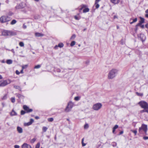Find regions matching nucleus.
<instances>
[{
    "instance_id": "nucleus-1",
    "label": "nucleus",
    "mask_w": 148,
    "mask_h": 148,
    "mask_svg": "<svg viewBox=\"0 0 148 148\" xmlns=\"http://www.w3.org/2000/svg\"><path fill=\"white\" fill-rule=\"evenodd\" d=\"M117 70L113 69L110 71L108 74V78L109 79H112L115 77L117 73Z\"/></svg>"
},
{
    "instance_id": "nucleus-2",
    "label": "nucleus",
    "mask_w": 148,
    "mask_h": 148,
    "mask_svg": "<svg viewBox=\"0 0 148 148\" xmlns=\"http://www.w3.org/2000/svg\"><path fill=\"white\" fill-rule=\"evenodd\" d=\"M10 20V17L7 16L3 15L0 18V22L2 23L7 22Z\"/></svg>"
},
{
    "instance_id": "nucleus-3",
    "label": "nucleus",
    "mask_w": 148,
    "mask_h": 148,
    "mask_svg": "<svg viewBox=\"0 0 148 148\" xmlns=\"http://www.w3.org/2000/svg\"><path fill=\"white\" fill-rule=\"evenodd\" d=\"M74 105V103L71 101H69L68 103L67 106L65 109L66 112L70 111Z\"/></svg>"
},
{
    "instance_id": "nucleus-4",
    "label": "nucleus",
    "mask_w": 148,
    "mask_h": 148,
    "mask_svg": "<svg viewBox=\"0 0 148 148\" xmlns=\"http://www.w3.org/2000/svg\"><path fill=\"white\" fill-rule=\"evenodd\" d=\"M147 130V125L145 124H142L141 126L139 128V132L140 133H142V131L143 130L144 132L145 133H146Z\"/></svg>"
},
{
    "instance_id": "nucleus-5",
    "label": "nucleus",
    "mask_w": 148,
    "mask_h": 148,
    "mask_svg": "<svg viewBox=\"0 0 148 148\" xmlns=\"http://www.w3.org/2000/svg\"><path fill=\"white\" fill-rule=\"evenodd\" d=\"M11 82V81L10 79H8V80L1 81H0V87H4L10 83Z\"/></svg>"
},
{
    "instance_id": "nucleus-6",
    "label": "nucleus",
    "mask_w": 148,
    "mask_h": 148,
    "mask_svg": "<svg viewBox=\"0 0 148 148\" xmlns=\"http://www.w3.org/2000/svg\"><path fill=\"white\" fill-rule=\"evenodd\" d=\"M138 104L142 108L148 109V104L146 102L141 101L138 103Z\"/></svg>"
},
{
    "instance_id": "nucleus-7",
    "label": "nucleus",
    "mask_w": 148,
    "mask_h": 148,
    "mask_svg": "<svg viewBox=\"0 0 148 148\" xmlns=\"http://www.w3.org/2000/svg\"><path fill=\"white\" fill-rule=\"evenodd\" d=\"M102 106V104L100 103H97L93 105L92 109L95 110H98Z\"/></svg>"
},
{
    "instance_id": "nucleus-8",
    "label": "nucleus",
    "mask_w": 148,
    "mask_h": 148,
    "mask_svg": "<svg viewBox=\"0 0 148 148\" xmlns=\"http://www.w3.org/2000/svg\"><path fill=\"white\" fill-rule=\"evenodd\" d=\"M25 4V3H21L19 4H17L15 8L16 9H22L24 8Z\"/></svg>"
},
{
    "instance_id": "nucleus-9",
    "label": "nucleus",
    "mask_w": 148,
    "mask_h": 148,
    "mask_svg": "<svg viewBox=\"0 0 148 148\" xmlns=\"http://www.w3.org/2000/svg\"><path fill=\"white\" fill-rule=\"evenodd\" d=\"M7 36H15L16 34V32L12 31L7 30Z\"/></svg>"
},
{
    "instance_id": "nucleus-10",
    "label": "nucleus",
    "mask_w": 148,
    "mask_h": 148,
    "mask_svg": "<svg viewBox=\"0 0 148 148\" xmlns=\"http://www.w3.org/2000/svg\"><path fill=\"white\" fill-rule=\"evenodd\" d=\"M24 109L26 111V112L28 113L31 112L33 111V110L32 109H29V107L26 105H24L23 106Z\"/></svg>"
},
{
    "instance_id": "nucleus-11",
    "label": "nucleus",
    "mask_w": 148,
    "mask_h": 148,
    "mask_svg": "<svg viewBox=\"0 0 148 148\" xmlns=\"http://www.w3.org/2000/svg\"><path fill=\"white\" fill-rule=\"evenodd\" d=\"M30 145L26 143H24L22 145V148H31Z\"/></svg>"
},
{
    "instance_id": "nucleus-12",
    "label": "nucleus",
    "mask_w": 148,
    "mask_h": 148,
    "mask_svg": "<svg viewBox=\"0 0 148 148\" xmlns=\"http://www.w3.org/2000/svg\"><path fill=\"white\" fill-rule=\"evenodd\" d=\"M63 46L64 45L62 43H60L58 44V46L56 45L55 46L54 48L55 49H57L58 47L61 48L63 47Z\"/></svg>"
},
{
    "instance_id": "nucleus-13",
    "label": "nucleus",
    "mask_w": 148,
    "mask_h": 148,
    "mask_svg": "<svg viewBox=\"0 0 148 148\" xmlns=\"http://www.w3.org/2000/svg\"><path fill=\"white\" fill-rule=\"evenodd\" d=\"M139 37L140 38L142 42L144 41L145 39V36H144L143 34H140Z\"/></svg>"
},
{
    "instance_id": "nucleus-14",
    "label": "nucleus",
    "mask_w": 148,
    "mask_h": 148,
    "mask_svg": "<svg viewBox=\"0 0 148 148\" xmlns=\"http://www.w3.org/2000/svg\"><path fill=\"white\" fill-rule=\"evenodd\" d=\"M17 130L19 133H22L23 132V130L22 128L19 126H18L17 128Z\"/></svg>"
},
{
    "instance_id": "nucleus-15",
    "label": "nucleus",
    "mask_w": 148,
    "mask_h": 148,
    "mask_svg": "<svg viewBox=\"0 0 148 148\" xmlns=\"http://www.w3.org/2000/svg\"><path fill=\"white\" fill-rule=\"evenodd\" d=\"M44 34L39 33H36L35 36L37 37H42L44 36Z\"/></svg>"
},
{
    "instance_id": "nucleus-16",
    "label": "nucleus",
    "mask_w": 148,
    "mask_h": 148,
    "mask_svg": "<svg viewBox=\"0 0 148 148\" xmlns=\"http://www.w3.org/2000/svg\"><path fill=\"white\" fill-rule=\"evenodd\" d=\"M7 30H3L2 32V35L4 36H7Z\"/></svg>"
},
{
    "instance_id": "nucleus-17",
    "label": "nucleus",
    "mask_w": 148,
    "mask_h": 148,
    "mask_svg": "<svg viewBox=\"0 0 148 148\" xmlns=\"http://www.w3.org/2000/svg\"><path fill=\"white\" fill-rule=\"evenodd\" d=\"M119 1V0H111V2L114 4L118 3Z\"/></svg>"
},
{
    "instance_id": "nucleus-18",
    "label": "nucleus",
    "mask_w": 148,
    "mask_h": 148,
    "mask_svg": "<svg viewBox=\"0 0 148 148\" xmlns=\"http://www.w3.org/2000/svg\"><path fill=\"white\" fill-rule=\"evenodd\" d=\"M16 97H18L19 98H23V96L20 94L16 93Z\"/></svg>"
},
{
    "instance_id": "nucleus-19",
    "label": "nucleus",
    "mask_w": 148,
    "mask_h": 148,
    "mask_svg": "<svg viewBox=\"0 0 148 148\" xmlns=\"http://www.w3.org/2000/svg\"><path fill=\"white\" fill-rule=\"evenodd\" d=\"M144 112H146L148 113V109H144V110L140 111V112L141 113H142Z\"/></svg>"
},
{
    "instance_id": "nucleus-20",
    "label": "nucleus",
    "mask_w": 148,
    "mask_h": 148,
    "mask_svg": "<svg viewBox=\"0 0 148 148\" xmlns=\"http://www.w3.org/2000/svg\"><path fill=\"white\" fill-rule=\"evenodd\" d=\"M16 22L17 21L16 20L13 19L11 21L10 24L11 25H13L15 24Z\"/></svg>"
},
{
    "instance_id": "nucleus-21",
    "label": "nucleus",
    "mask_w": 148,
    "mask_h": 148,
    "mask_svg": "<svg viewBox=\"0 0 148 148\" xmlns=\"http://www.w3.org/2000/svg\"><path fill=\"white\" fill-rule=\"evenodd\" d=\"M6 62L7 64H10L12 63V61L11 60H6Z\"/></svg>"
},
{
    "instance_id": "nucleus-22",
    "label": "nucleus",
    "mask_w": 148,
    "mask_h": 148,
    "mask_svg": "<svg viewBox=\"0 0 148 148\" xmlns=\"http://www.w3.org/2000/svg\"><path fill=\"white\" fill-rule=\"evenodd\" d=\"M14 88L16 89H18L20 91H21V87L18 86H14Z\"/></svg>"
},
{
    "instance_id": "nucleus-23",
    "label": "nucleus",
    "mask_w": 148,
    "mask_h": 148,
    "mask_svg": "<svg viewBox=\"0 0 148 148\" xmlns=\"http://www.w3.org/2000/svg\"><path fill=\"white\" fill-rule=\"evenodd\" d=\"M16 115L17 114L16 112L14 110H12V112L11 113V115L13 116Z\"/></svg>"
},
{
    "instance_id": "nucleus-24",
    "label": "nucleus",
    "mask_w": 148,
    "mask_h": 148,
    "mask_svg": "<svg viewBox=\"0 0 148 148\" xmlns=\"http://www.w3.org/2000/svg\"><path fill=\"white\" fill-rule=\"evenodd\" d=\"M89 10V9L88 8H86L84 9L83 10V12L84 13H86L88 12Z\"/></svg>"
},
{
    "instance_id": "nucleus-25",
    "label": "nucleus",
    "mask_w": 148,
    "mask_h": 148,
    "mask_svg": "<svg viewBox=\"0 0 148 148\" xmlns=\"http://www.w3.org/2000/svg\"><path fill=\"white\" fill-rule=\"evenodd\" d=\"M140 21H139V22L142 24L144 22V18L141 17H140Z\"/></svg>"
},
{
    "instance_id": "nucleus-26",
    "label": "nucleus",
    "mask_w": 148,
    "mask_h": 148,
    "mask_svg": "<svg viewBox=\"0 0 148 148\" xmlns=\"http://www.w3.org/2000/svg\"><path fill=\"white\" fill-rule=\"evenodd\" d=\"M133 21L130 22V23L131 24H132L133 23L136 22L137 21V18H134V19H133Z\"/></svg>"
},
{
    "instance_id": "nucleus-27",
    "label": "nucleus",
    "mask_w": 148,
    "mask_h": 148,
    "mask_svg": "<svg viewBox=\"0 0 148 148\" xmlns=\"http://www.w3.org/2000/svg\"><path fill=\"white\" fill-rule=\"evenodd\" d=\"M47 129V128L46 127H43L42 128V130L43 132H46Z\"/></svg>"
},
{
    "instance_id": "nucleus-28",
    "label": "nucleus",
    "mask_w": 148,
    "mask_h": 148,
    "mask_svg": "<svg viewBox=\"0 0 148 148\" xmlns=\"http://www.w3.org/2000/svg\"><path fill=\"white\" fill-rule=\"evenodd\" d=\"M84 138H83L82 140V146H85L86 145V144L84 143Z\"/></svg>"
},
{
    "instance_id": "nucleus-29",
    "label": "nucleus",
    "mask_w": 148,
    "mask_h": 148,
    "mask_svg": "<svg viewBox=\"0 0 148 148\" xmlns=\"http://www.w3.org/2000/svg\"><path fill=\"white\" fill-rule=\"evenodd\" d=\"M11 102L14 103L15 102V98L14 97H12L10 99Z\"/></svg>"
},
{
    "instance_id": "nucleus-30",
    "label": "nucleus",
    "mask_w": 148,
    "mask_h": 148,
    "mask_svg": "<svg viewBox=\"0 0 148 148\" xmlns=\"http://www.w3.org/2000/svg\"><path fill=\"white\" fill-rule=\"evenodd\" d=\"M75 41H72L70 44V45L71 47L75 45Z\"/></svg>"
},
{
    "instance_id": "nucleus-31",
    "label": "nucleus",
    "mask_w": 148,
    "mask_h": 148,
    "mask_svg": "<svg viewBox=\"0 0 148 148\" xmlns=\"http://www.w3.org/2000/svg\"><path fill=\"white\" fill-rule=\"evenodd\" d=\"M19 45L21 47H23L24 46V43L23 42H21L19 43Z\"/></svg>"
},
{
    "instance_id": "nucleus-32",
    "label": "nucleus",
    "mask_w": 148,
    "mask_h": 148,
    "mask_svg": "<svg viewBox=\"0 0 148 148\" xmlns=\"http://www.w3.org/2000/svg\"><path fill=\"white\" fill-rule=\"evenodd\" d=\"M36 139L35 138H34L31 140L30 142L31 143H33L36 140Z\"/></svg>"
},
{
    "instance_id": "nucleus-33",
    "label": "nucleus",
    "mask_w": 148,
    "mask_h": 148,
    "mask_svg": "<svg viewBox=\"0 0 148 148\" xmlns=\"http://www.w3.org/2000/svg\"><path fill=\"white\" fill-rule=\"evenodd\" d=\"M112 145L113 147H114L116 146L117 143L116 142H113L112 143Z\"/></svg>"
},
{
    "instance_id": "nucleus-34",
    "label": "nucleus",
    "mask_w": 148,
    "mask_h": 148,
    "mask_svg": "<svg viewBox=\"0 0 148 148\" xmlns=\"http://www.w3.org/2000/svg\"><path fill=\"white\" fill-rule=\"evenodd\" d=\"M76 37V35L75 34L73 35L71 37L70 39L71 40H73Z\"/></svg>"
},
{
    "instance_id": "nucleus-35",
    "label": "nucleus",
    "mask_w": 148,
    "mask_h": 148,
    "mask_svg": "<svg viewBox=\"0 0 148 148\" xmlns=\"http://www.w3.org/2000/svg\"><path fill=\"white\" fill-rule=\"evenodd\" d=\"M53 120V118H50L48 119V121L49 122H52Z\"/></svg>"
},
{
    "instance_id": "nucleus-36",
    "label": "nucleus",
    "mask_w": 148,
    "mask_h": 148,
    "mask_svg": "<svg viewBox=\"0 0 148 148\" xmlns=\"http://www.w3.org/2000/svg\"><path fill=\"white\" fill-rule=\"evenodd\" d=\"M80 97H76L74 98V99L75 101H78L79 100Z\"/></svg>"
},
{
    "instance_id": "nucleus-37",
    "label": "nucleus",
    "mask_w": 148,
    "mask_h": 148,
    "mask_svg": "<svg viewBox=\"0 0 148 148\" xmlns=\"http://www.w3.org/2000/svg\"><path fill=\"white\" fill-rule=\"evenodd\" d=\"M95 7L96 8H98L99 7V5L98 3H96V2H95Z\"/></svg>"
},
{
    "instance_id": "nucleus-38",
    "label": "nucleus",
    "mask_w": 148,
    "mask_h": 148,
    "mask_svg": "<svg viewBox=\"0 0 148 148\" xmlns=\"http://www.w3.org/2000/svg\"><path fill=\"white\" fill-rule=\"evenodd\" d=\"M41 67V65H37L36 66L34 67V69H39Z\"/></svg>"
},
{
    "instance_id": "nucleus-39",
    "label": "nucleus",
    "mask_w": 148,
    "mask_h": 148,
    "mask_svg": "<svg viewBox=\"0 0 148 148\" xmlns=\"http://www.w3.org/2000/svg\"><path fill=\"white\" fill-rule=\"evenodd\" d=\"M40 147V143H37V144H36V148H39Z\"/></svg>"
},
{
    "instance_id": "nucleus-40",
    "label": "nucleus",
    "mask_w": 148,
    "mask_h": 148,
    "mask_svg": "<svg viewBox=\"0 0 148 148\" xmlns=\"http://www.w3.org/2000/svg\"><path fill=\"white\" fill-rule=\"evenodd\" d=\"M131 132H132L134 133L135 134V135H136V134L137 133V131L136 130H131Z\"/></svg>"
},
{
    "instance_id": "nucleus-41",
    "label": "nucleus",
    "mask_w": 148,
    "mask_h": 148,
    "mask_svg": "<svg viewBox=\"0 0 148 148\" xmlns=\"http://www.w3.org/2000/svg\"><path fill=\"white\" fill-rule=\"evenodd\" d=\"M88 124H86L84 126V128L85 129H87L88 128Z\"/></svg>"
},
{
    "instance_id": "nucleus-42",
    "label": "nucleus",
    "mask_w": 148,
    "mask_h": 148,
    "mask_svg": "<svg viewBox=\"0 0 148 148\" xmlns=\"http://www.w3.org/2000/svg\"><path fill=\"white\" fill-rule=\"evenodd\" d=\"M25 111L22 110L21 111V115H23L25 114Z\"/></svg>"
},
{
    "instance_id": "nucleus-43",
    "label": "nucleus",
    "mask_w": 148,
    "mask_h": 148,
    "mask_svg": "<svg viewBox=\"0 0 148 148\" xmlns=\"http://www.w3.org/2000/svg\"><path fill=\"white\" fill-rule=\"evenodd\" d=\"M118 127V125H116L115 126L113 127V128L114 129H116Z\"/></svg>"
},
{
    "instance_id": "nucleus-44",
    "label": "nucleus",
    "mask_w": 148,
    "mask_h": 148,
    "mask_svg": "<svg viewBox=\"0 0 148 148\" xmlns=\"http://www.w3.org/2000/svg\"><path fill=\"white\" fill-rule=\"evenodd\" d=\"M136 93L137 95L138 96H142L143 95V94L142 93H139L138 92H137Z\"/></svg>"
},
{
    "instance_id": "nucleus-45",
    "label": "nucleus",
    "mask_w": 148,
    "mask_h": 148,
    "mask_svg": "<svg viewBox=\"0 0 148 148\" xmlns=\"http://www.w3.org/2000/svg\"><path fill=\"white\" fill-rule=\"evenodd\" d=\"M34 119H30L29 122L30 123H31V124H32V123L34 122Z\"/></svg>"
},
{
    "instance_id": "nucleus-46",
    "label": "nucleus",
    "mask_w": 148,
    "mask_h": 148,
    "mask_svg": "<svg viewBox=\"0 0 148 148\" xmlns=\"http://www.w3.org/2000/svg\"><path fill=\"white\" fill-rule=\"evenodd\" d=\"M6 98V95H5L2 98V100H4Z\"/></svg>"
},
{
    "instance_id": "nucleus-47",
    "label": "nucleus",
    "mask_w": 148,
    "mask_h": 148,
    "mask_svg": "<svg viewBox=\"0 0 148 148\" xmlns=\"http://www.w3.org/2000/svg\"><path fill=\"white\" fill-rule=\"evenodd\" d=\"M75 18L77 20H79V18L78 17H77L76 16H74Z\"/></svg>"
},
{
    "instance_id": "nucleus-48",
    "label": "nucleus",
    "mask_w": 148,
    "mask_h": 148,
    "mask_svg": "<svg viewBox=\"0 0 148 148\" xmlns=\"http://www.w3.org/2000/svg\"><path fill=\"white\" fill-rule=\"evenodd\" d=\"M14 148H19V146L17 145H15L14 146Z\"/></svg>"
},
{
    "instance_id": "nucleus-49",
    "label": "nucleus",
    "mask_w": 148,
    "mask_h": 148,
    "mask_svg": "<svg viewBox=\"0 0 148 148\" xmlns=\"http://www.w3.org/2000/svg\"><path fill=\"white\" fill-rule=\"evenodd\" d=\"M143 138L145 140H146L148 139V137L147 136H144L143 137Z\"/></svg>"
},
{
    "instance_id": "nucleus-50",
    "label": "nucleus",
    "mask_w": 148,
    "mask_h": 148,
    "mask_svg": "<svg viewBox=\"0 0 148 148\" xmlns=\"http://www.w3.org/2000/svg\"><path fill=\"white\" fill-rule=\"evenodd\" d=\"M16 73L17 75H19L20 73L18 70H16Z\"/></svg>"
},
{
    "instance_id": "nucleus-51",
    "label": "nucleus",
    "mask_w": 148,
    "mask_h": 148,
    "mask_svg": "<svg viewBox=\"0 0 148 148\" xmlns=\"http://www.w3.org/2000/svg\"><path fill=\"white\" fill-rule=\"evenodd\" d=\"M142 24H141L140 23V22L138 23V24H137L136 25V26L137 27H138L139 26H140Z\"/></svg>"
},
{
    "instance_id": "nucleus-52",
    "label": "nucleus",
    "mask_w": 148,
    "mask_h": 148,
    "mask_svg": "<svg viewBox=\"0 0 148 148\" xmlns=\"http://www.w3.org/2000/svg\"><path fill=\"white\" fill-rule=\"evenodd\" d=\"M26 125H27L29 126V125H31V123H30L29 122H28L26 123Z\"/></svg>"
},
{
    "instance_id": "nucleus-53",
    "label": "nucleus",
    "mask_w": 148,
    "mask_h": 148,
    "mask_svg": "<svg viewBox=\"0 0 148 148\" xmlns=\"http://www.w3.org/2000/svg\"><path fill=\"white\" fill-rule=\"evenodd\" d=\"M86 5H83L82 6V8L80 9V10H81L82 8H84L86 7Z\"/></svg>"
},
{
    "instance_id": "nucleus-54",
    "label": "nucleus",
    "mask_w": 148,
    "mask_h": 148,
    "mask_svg": "<svg viewBox=\"0 0 148 148\" xmlns=\"http://www.w3.org/2000/svg\"><path fill=\"white\" fill-rule=\"evenodd\" d=\"M138 27H137L136 26L135 28V31L136 32L138 29Z\"/></svg>"
},
{
    "instance_id": "nucleus-55",
    "label": "nucleus",
    "mask_w": 148,
    "mask_h": 148,
    "mask_svg": "<svg viewBox=\"0 0 148 148\" xmlns=\"http://www.w3.org/2000/svg\"><path fill=\"white\" fill-rule=\"evenodd\" d=\"M23 27L24 29H26L27 28V26L25 25H23Z\"/></svg>"
},
{
    "instance_id": "nucleus-56",
    "label": "nucleus",
    "mask_w": 148,
    "mask_h": 148,
    "mask_svg": "<svg viewBox=\"0 0 148 148\" xmlns=\"http://www.w3.org/2000/svg\"><path fill=\"white\" fill-rule=\"evenodd\" d=\"M101 0H96L95 2H96V3H98V2L100 1Z\"/></svg>"
},
{
    "instance_id": "nucleus-57",
    "label": "nucleus",
    "mask_w": 148,
    "mask_h": 148,
    "mask_svg": "<svg viewBox=\"0 0 148 148\" xmlns=\"http://www.w3.org/2000/svg\"><path fill=\"white\" fill-rule=\"evenodd\" d=\"M35 118L36 119H39V117L38 116H36L35 117Z\"/></svg>"
},
{
    "instance_id": "nucleus-58",
    "label": "nucleus",
    "mask_w": 148,
    "mask_h": 148,
    "mask_svg": "<svg viewBox=\"0 0 148 148\" xmlns=\"http://www.w3.org/2000/svg\"><path fill=\"white\" fill-rule=\"evenodd\" d=\"M113 18L114 19H115L116 18H117V16L116 15H114V16Z\"/></svg>"
},
{
    "instance_id": "nucleus-59",
    "label": "nucleus",
    "mask_w": 148,
    "mask_h": 148,
    "mask_svg": "<svg viewBox=\"0 0 148 148\" xmlns=\"http://www.w3.org/2000/svg\"><path fill=\"white\" fill-rule=\"evenodd\" d=\"M123 131H121V132H119V135H121L122 134H123Z\"/></svg>"
},
{
    "instance_id": "nucleus-60",
    "label": "nucleus",
    "mask_w": 148,
    "mask_h": 148,
    "mask_svg": "<svg viewBox=\"0 0 148 148\" xmlns=\"http://www.w3.org/2000/svg\"><path fill=\"white\" fill-rule=\"evenodd\" d=\"M140 27L142 28H144V25H140Z\"/></svg>"
},
{
    "instance_id": "nucleus-61",
    "label": "nucleus",
    "mask_w": 148,
    "mask_h": 148,
    "mask_svg": "<svg viewBox=\"0 0 148 148\" xmlns=\"http://www.w3.org/2000/svg\"><path fill=\"white\" fill-rule=\"evenodd\" d=\"M115 129H114L113 128V130H112V132L113 133H114V132H115Z\"/></svg>"
},
{
    "instance_id": "nucleus-62",
    "label": "nucleus",
    "mask_w": 148,
    "mask_h": 148,
    "mask_svg": "<svg viewBox=\"0 0 148 148\" xmlns=\"http://www.w3.org/2000/svg\"><path fill=\"white\" fill-rule=\"evenodd\" d=\"M145 27L147 28H148V23L147 24L145 25Z\"/></svg>"
},
{
    "instance_id": "nucleus-63",
    "label": "nucleus",
    "mask_w": 148,
    "mask_h": 148,
    "mask_svg": "<svg viewBox=\"0 0 148 148\" xmlns=\"http://www.w3.org/2000/svg\"><path fill=\"white\" fill-rule=\"evenodd\" d=\"M145 13L147 14H148V9H147L145 12Z\"/></svg>"
},
{
    "instance_id": "nucleus-64",
    "label": "nucleus",
    "mask_w": 148,
    "mask_h": 148,
    "mask_svg": "<svg viewBox=\"0 0 148 148\" xmlns=\"http://www.w3.org/2000/svg\"><path fill=\"white\" fill-rule=\"evenodd\" d=\"M145 16L147 18H148V14H146L145 15Z\"/></svg>"
}]
</instances>
